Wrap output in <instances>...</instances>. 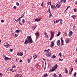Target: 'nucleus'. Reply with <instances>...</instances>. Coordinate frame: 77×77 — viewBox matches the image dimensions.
I'll use <instances>...</instances> for the list:
<instances>
[{
  "label": "nucleus",
  "instance_id": "obj_1",
  "mask_svg": "<svg viewBox=\"0 0 77 77\" xmlns=\"http://www.w3.org/2000/svg\"><path fill=\"white\" fill-rule=\"evenodd\" d=\"M27 38L28 40V41L29 42V43H33V42L31 36H27Z\"/></svg>",
  "mask_w": 77,
  "mask_h": 77
},
{
  "label": "nucleus",
  "instance_id": "obj_2",
  "mask_svg": "<svg viewBox=\"0 0 77 77\" xmlns=\"http://www.w3.org/2000/svg\"><path fill=\"white\" fill-rule=\"evenodd\" d=\"M4 57H5V58H4V60H11V59H12V58L7 57H6L5 55L4 56Z\"/></svg>",
  "mask_w": 77,
  "mask_h": 77
},
{
  "label": "nucleus",
  "instance_id": "obj_3",
  "mask_svg": "<svg viewBox=\"0 0 77 77\" xmlns=\"http://www.w3.org/2000/svg\"><path fill=\"white\" fill-rule=\"evenodd\" d=\"M51 53L48 52V51L47 53L46 54H45V55H46V56H47V57H50V56H51Z\"/></svg>",
  "mask_w": 77,
  "mask_h": 77
},
{
  "label": "nucleus",
  "instance_id": "obj_4",
  "mask_svg": "<svg viewBox=\"0 0 77 77\" xmlns=\"http://www.w3.org/2000/svg\"><path fill=\"white\" fill-rule=\"evenodd\" d=\"M72 31H69L68 36L69 37H71L72 36Z\"/></svg>",
  "mask_w": 77,
  "mask_h": 77
},
{
  "label": "nucleus",
  "instance_id": "obj_5",
  "mask_svg": "<svg viewBox=\"0 0 77 77\" xmlns=\"http://www.w3.org/2000/svg\"><path fill=\"white\" fill-rule=\"evenodd\" d=\"M57 45H58V46H60V40H58L57 42Z\"/></svg>",
  "mask_w": 77,
  "mask_h": 77
},
{
  "label": "nucleus",
  "instance_id": "obj_6",
  "mask_svg": "<svg viewBox=\"0 0 77 77\" xmlns=\"http://www.w3.org/2000/svg\"><path fill=\"white\" fill-rule=\"evenodd\" d=\"M62 39V37H61L60 38V39L61 41V46H62V45H64V44H63V39Z\"/></svg>",
  "mask_w": 77,
  "mask_h": 77
},
{
  "label": "nucleus",
  "instance_id": "obj_7",
  "mask_svg": "<svg viewBox=\"0 0 77 77\" xmlns=\"http://www.w3.org/2000/svg\"><path fill=\"white\" fill-rule=\"evenodd\" d=\"M61 6V5H59L57 3V5H56V7L57 8H59L60 7V6Z\"/></svg>",
  "mask_w": 77,
  "mask_h": 77
},
{
  "label": "nucleus",
  "instance_id": "obj_8",
  "mask_svg": "<svg viewBox=\"0 0 77 77\" xmlns=\"http://www.w3.org/2000/svg\"><path fill=\"white\" fill-rule=\"evenodd\" d=\"M41 18H40L39 19H35V21H37V22H38V21H40V20H41Z\"/></svg>",
  "mask_w": 77,
  "mask_h": 77
},
{
  "label": "nucleus",
  "instance_id": "obj_9",
  "mask_svg": "<svg viewBox=\"0 0 77 77\" xmlns=\"http://www.w3.org/2000/svg\"><path fill=\"white\" fill-rule=\"evenodd\" d=\"M51 45H50L51 47H53L54 45V43L52 41L51 42Z\"/></svg>",
  "mask_w": 77,
  "mask_h": 77
},
{
  "label": "nucleus",
  "instance_id": "obj_10",
  "mask_svg": "<svg viewBox=\"0 0 77 77\" xmlns=\"http://www.w3.org/2000/svg\"><path fill=\"white\" fill-rule=\"evenodd\" d=\"M51 5V9H55V8H56V6H55V5Z\"/></svg>",
  "mask_w": 77,
  "mask_h": 77
},
{
  "label": "nucleus",
  "instance_id": "obj_11",
  "mask_svg": "<svg viewBox=\"0 0 77 77\" xmlns=\"http://www.w3.org/2000/svg\"><path fill=\"white\" fill-rule=\"evenodd\" d=\"M8 43H5L4 44V45L6 48H8V47H7V46H8Z\"/></svg>",
  "mask_w": 77,
  "mask_h": 77
},
{
  "label": "nucleus",
  "instance_id": "obj_12",
  "mask_svg": "<svg viewBox=\"0 0 77 77\" xmlns=\"http://www.w3.org/2000/svg\"><path fill=\"white\" fill-rule=\"evenodd\" d=\"M66 0H61L60 1V3H63V2L65 3H66Z\"/></svg>",
  "mask_w": 77,
  "mask_h": 77
},
{
  "label": "nucleus",
  "instance_id": "obj_13",
  "mask_svg": "<svg viewBox=\"0 0 77 77\" xmlns=\"http://www.w3.org/2000/svg\"><path fill=\"white\" fill-rule=\"evenodd\" d=\"M15 21H16V22H17V23L18 22V21L20 22V21H21V19L19 18L17 19V20H16V19H15Z\"/></svg>",
  "mask_w": 77,
  "mask_h": 77
},
{
  "label": "nucleus",
  "instance_id": "obj_14",
  "mask_svg": "<svg viewBox=\"0 0 77 77\" xmlns=\"http://www.w3.org/2000/svg\"><path fill=\"white\" fill-rule=\"evenodd\" d=\"M51 36H52V37H53V35H54V32L51 31Z\"/></svg>",
  "mask_w": 77,
  "mask_h": 77
},
{
  "label": "nucleus",
  "instance_id": "obj_15",
  "mask_svg": "<svg viewBox=\"0 0 77 77\" xmlns=\"http://www.w3.org/2000/svg\"><path fill=\"white\" fill-rule=\"evenodd\" d=\"M28 42H29V41H27V40H26L25 42H24V44H25L27 45L28 44Z\"/></svg>",
  "mask_w": 77,
  "mask_h": 77
},
{
  "label": "nucleus",
  "instance_id": "obj_16",
  "mask_svg": "<svg viewBox=\"0 0 77 77\" xmlns=\"http://www.w3.org/2000/svg\"><path fill=\"white\" fill-rule=\"evenodd\" d=\"M35 35L37 36H39V32L38 31L37 32L35 33Z\"/></svg>",
  "mask_w": 77,
  "mask_h": 77
},
{
  "label": "nucleus",
  "instance_id": "obj_17",
  "mask_svg": "<svg viewBox=\"0 0 77 77\" xmlns=\"http://www.w3.org/2000/svg\"><path fill=\"white\" fill-rule=\"evenodd\" d=\"M56 56H55L54 55H53L51 57V59H54V58H56Z\"/></svg>",
  "mask_w": 77,
  "mask_h": 77
},
{
  "label": "nucleus",
  "instance_id": "obj_18",
  "mask_svg": "<svg viewBox=\"0 0 77 77\" xmlns=\"http://www.w3.org/2000/svg\"><path fill=\"white\" fill-rule=\"evenodd\" d=\"M44 35H45L46 38H48V35H47V33H46V32H45L44 33Z\"/></svg>",
  "mask_w": 77,
  "mask_h": 77
},
{
  "label": "nucleus",
  "instance_id": "obj_19",
  "mask_svg": "<svg viewBox=\"0 0 77 77\" xmlns=\"http://www.w3.org/2000/svg\"><path fill=\"white\" fill-rule=\"evenodd\" d=\"M66 43H69V40L68 39H66Z\"/></svg>",
  "mask_w": 77,
  "mask_h": 77
},
{
  "label": "nucleus",
  "instance_id": "obj_20",
  "mask_svg": "<svg viewBox=\"0 0 77 77\" xmlns=\"http://www.w3.org/2000/svg\"><path fill=\"white\" fill-rule=\"evenodd\" d=\"M57 66H57V64H56L55 66H54V68L56 69V68H57Z\"/></svg>",
  "mask_w": 77,
  "mask_h": 77
},
{
  "label": "nucleus",
  "instance_id": "obj_21",
  "mask_svg": "<svg viewBox=\"0 0 77 77\" xmlns=\"http://www.w3.org/2000/svg\"><path fill=\"white\" fill-rule=\"evenodd\" d=\"M48 76V75L46 73L44 75V76H43V77H47Z\"/></svg>",
  "mask_w": 77,
  "mask_h": 77
},
{
  "label": "nucleus",
  "instance_id": "obj_22",
  "mask_svg": "<svg viewBox=\"0 0 77 77\" xmlns=\"http://www.w3.org/2000/svg\"><path fill=\"white\" fill-rule=\"evenodd\" d=\"M60 32H59L57 34V36H59V35H60Z\"/></svg>",
  "mask_w": 77,
  "mask_h": 77
},
{
  "label": "nucleus",
  "instance_id": "obj_23",
  "mask_svg": "<svg viewBox=\"0 0 77 77\" xmlns=\"http://www.w3.org/2000/svg\"><path fill=\"white\" fill-rule=\"evenodd\" d=\"M55 70H56V69L54 68L52 69H51V72H53V71H55Z\"/></svg>",
  "mask_w": 77,
  "mask_h": 77
},
{
  "label": "nucleus",
  "instance_id": "obj_24",
  "mask_svg": "<svg viewBox=\"0 0 77 77\" xmlns=\"http://www.w3.org/2000/svg\"><path fill=\"white\" fill-rule=\"evenodd\" d=\"M47 4H48V5H50H50H51V2H50L48 1Z\"/></svg>",
  "mask_w": 77,
  "mask_h": 77
},
{
  "label": "nucleus",
  "instance_id": "obj_25",
  "mask_svg": "<svg viewBox=\"0 0 77 77\" xmlns=\"http://www.w3.org/2000/svg\"><path fill=\"white\" fill-rule=\"evenodd\" d=\"M71 17H72V18H73L74 19V18H75V15H73L72 16H71Z\"/></svg>",
  "mask_w": 77,
  "mask_h": 77
},
{
  "label": "nucleus",
  "instance_id": "obj_26",
  "mask_svg": "<svg viewBox=\"0 0 77 77\" xmlns=\"http://www.w3.org/2000/svg\"><path fill=\"white\" fill-rule=\"evenodd\" d=\"M48 12H49L50 14L51 13V11H50V8H49L48 10Z\"/></svg>",
  "mask_w": 77,
  "mask_h": 77
},
{
  "label": "nucleus",
  "instance_id": "obj_27",
  "mask_svg": "<svg viewBox=\"0 0 77 77\" xmlns=\"http://www.w3.org/2000/svg\"><path fill=\"white\" fill-rule=\"evenodd\" d=\"M76 74H77V72H75L74 73V74H73L74 76L75 77H76Z\"/></svg>",
  "mask_w": 77,
  "mask_h": 77
},
{
  "label": "nucleus",
  "instance_id": "obj_28",
  "mask_svg": "<svg viewBox=\"0 0 77 77\" xmlns=\"http://www.w3.org/2000/svg\"><path fill=\"white\" fill-rule=\"evenodd\" d=\"M60 24H62V20H61V19H60Z\"/></svg>",
  "mask_w": 77,
  "mask_h": 77
},
{
  "label": "nucleus",
  "instance_id": "obj_29",
  "mask_svg": "<svg viewBox=\"0 0 77 77\" xmlns=\"http://www.w3.org/2000/svg\"><path fill=\"white\" fill-rule=\"evenodd\" d=\"M53 76L54 77H57V75H56V74H54V75H53Z\"/></svg>",
  "mask_w": 77,
  "mask_h": 77
},
{
  "label": "nucleus",
  "instance_id": "obj_30",
  "mask_svg": "<svg viewBox=\"0 0 77 77\" xmlns=\"http://www.w3.org/2000/svg\"><path fill=\"white\" fill-rule=\"evenodd\" d=\"M27 60H28V62L29 63H30V60L29 59H27Z\"/></svg>",
  "mask_w": 77,
  "mask_h": 77
},
{
  "label": "nucleus",
  "instance_id": "obj_31",
  "mask_svg": "<svg viewBox=\"0 0 77 77\" xmlns=\"http://www.w3.org/2000/svg\"><path fill=\"white\" fill-rule=\"evenodd\" d=\"M33 57H34V59H36V58L37 57V56L35 55V56H33Z\"/></svg>",
  "mask_w": 77,
  "mask_h": 77
},
{
  "label": "nucleus",
  "instance_id": "obj_32",
  "mask_svg": "<svg viewBox=\"0 0 77 77\" xmlns=\"http://www.w3.org/2000/svg\"><path fill=\"white\" fill-rule=\"evenodd\" d=\"M16 3L17 6H20V4H19V3L18 2H16Z\"/></svg>",
  "mask_w": 77,
  "mask_h": 77
},
{
  "label": "nucleus",
  "instance_id": "obj_33",
  "mask_svg": "<svg viewBox=\"0 0 77 77\" xmlns=\"http://www.w3.org/2000/svg\"><path fill=\"white\" fill-rule=\"evenodd\" d=\"M10 51L11 52H12V51H13V50H14V49H10Z\"/></svg>",
  "mask_w": 77,
  "mask_h": 77
},
{
  "label": "nucleus",
  "instance_id": "obj_34",
  "mask_svg": "<svg viewBox=\"0 0 77 77\" xmlns=\"http://www.w3.org/2000/svg\"><path fill=\"white\" fill-rule=\"evenodd\" d=\"M74 11L75 12H77V9H74Z\"/></svg>",
  "mask_w": 77,
  "mask_h": 77
},
{
  "label": "nucleus",
  "instance_id": "obj_35",
  "mask_svg": "<svg viewBox=\"0 0 77 77\" xmlns=\"http://www.w3.org/2000/svg\"><path fill=\"white\" fill-rule=\"evenodd\" d=\"M15 32H16V33H18V32H19V31H18V30H16L15 31Z\"/></svg>",
  "mask_w": 77,
  "mask_h": 77
},
{
  "label": "nucleus",
  "instance_id": "obj_36",
  "mask_svg": "<svg viewBox=\"0 0 77 77\" xmlns=\"http://www.w3.org/2000/svg\"><path fill=\"white\" fill-rule=\"evenodd\" d=\"M51 17H52V14H51V13H50V16L49 18H51Z\"/></svg>",
  "mask_w": 77,
  "mask_h": 77
},
{
  "label": "nucleus",
  "instance_id": "obj_37",
  "mask_svg": "<svg viewBox=\"0 0 77 77\" xmlns=\"http://www.w3.org/2000/svg\"><path fill=\"white\" fill-rule=\"evenodd\" d=\"M19 75L18 74H16L15 77H18Z\"/></svg>",
  "mask_w": 77,
  "mask_h": 77
},
{
  "label": "nucleus",
  "instance_id": "obj_38",
  "mask_svg": "<svg viewBox=\"0 0 77 77\" xmlns=\"http://www.w3.org/2000/svg\"><path fill=\"white\" fill-rule=\"evenodd\" d=\"M59 55L60 57H61L62 56V54L61 53H59Z\"/></svg>",
  "mask_w": 77,
  "mask_h": 77
},
{
  "label": "nucleus",
  "instance_id": "obj_39",
  "mask_svg": "<svg viewBox=\"0 0 77 77\" xmlns=\"http://www.w3.org/2000/svg\"><path fill=\"white\" fill-rule=\"evenodd\" d=\"M31 70H32V71H34V68L33 67H31Z\"/></svg>",
  "mask_w": 77,
  "mask_h": 77
},
{
  "label": "nucleus",
  "instance_id": "obj_40",
  "mask_svg": "<svg viewBox=\"0 0 77 77\" xmlns=\"http://www.w3.org/2000/svg\"><path fill=\"white\" fill-rule=\"evenodd\" d=\"M20 55L21 56H22L23 55V52H22L20 54Z\"/></svg>",
  "mask_w": 77,
  "mask_h": 77
},
{
  "label": "nucleus",
  "instance_id": "obj_41",
  "mask_svg": "<svg viewBox=\"0 0 77 77\" xmlns=\"http://www.w3.org/2000/svg\"><path fill=\"white\" fill-rule=\"evenodd\" d=\"M22 22L23 23H24L25 22V21L23 19V20H22Z\"/></svg>",
  "mask_w": 77,
  "mask_h": 77
},
{
  "label": "nucleus",
  "instance_id": "obj_42",
  "mask_svg": "<svg viewBox=\"0 0 77 77\" xmlns=\"http://www.w3.org/2000/svg\"><path fill=\"white\" fill-rule=\"evenodd\" d=\"M46 65V63L45 62V68H44V70H45L46 69V67H45Z\"/></svg>",
  "mask_w": 77,
  "mask_h": 77
},
{
  "label": "nucleus",
  "instance_id": "obj_43",
  "mask_svg": "<svg viewBox=\"0 0 77 77\" xmlns=\"http://www.w3.org/2000/svg\"><path fill=\"white\" fill-rule=\"evenodd\" d=\"M22 70L21 69H20V70L19 71V72L20 73H21V72H22Z\"/></svg>",
  "mask_w": 77,
  "mask_h": 77
},
{
  "label": "nucleus",
  "instance_id": "obj_44",
  "mask_svg": "<svg viewBox=\"0 0 77 77\" xmlns=\"http://www.w3.org/2000/svg\"><path fill=\"white\" fill-rule=\"evenodd\" d=\"M13 8H14V9H17V7L14 6L13 7Z\"/></svg>",
  "mask_w": 77,
  "mask_h": 77
},
{
  "label": "nucleus",
  "instance_id": "obj_45",
  "mask_svg": "<svg viewBox=\"0 0 77 77\" xmlns=\"http://www.w3.org/2000/svg\"><path fill=\"white\" fill-rule=\"evenodd\" d=\"M64 35L65 36H67V33L66 32L64 33Z\"/></svg>",
  "mask_w": 77,
  "mask_h": 77
},
{
  "label": "nucleus",
  "instance_id": "obj_46",
  "mask_svg": "<svg viewBox=\"0 0 77 77\" xmlns=\"http://www.w3.org/2000/svg\"><path fill=\"white\" fill-rule=\"evenodd\" d=\"M59 21H60V20L59 19V20H56V22L57 23H59Z\"/></svg>",
  "mask_w": 77,
  "mask_h": 77
},
{
  "label": "nucleus",
  "instance_id": "obj_47",
  "mask_svg": "<svg viewBox=\"0 0 77 77\" xmlns=\"http://www.w3.org/2000/svg\"><path fill=\"white\" fill-rule=\"evenodd\" d=\"M18 60H19L18 59H17V58H16V62H18Z\"/></svg>",
  "mask_w": 77,
  "mask_h": 77
},
{
  "label": "nucleus",
  "instance_id": "obj_48",
  "mask_svg": "<svg viewBox=\"0 0 77 77\" xmlns=\"http://www.w3.org/2000/svg\"><path fill=\"white\" fill-rule=\"evenodd\" d=\"M8 46H7V47H9V46H11V45H10L9 44H8Z\"/></svg>",
  "mask_w": 77,
  "mask_h": 77
},
{
  "label": "nucleus",
  "instance_id": "obj_49",
  "mask_svg": "<svg viewBox=\"0 0 77 77\" xmlns=\"http://www.w3.org/2000/svg\"><path fill=\"white\" fill-rule=\"evenodd\" d=\"M54 24H56V23H57V22H56V21L54 20Z\"/></svg>",
  "mask_w": 77,
  "mask_h": 77
},
{
  "label": "nucleus",
  "instance_id": "obj_50",
  "mask_svg": "<svg viewBox=\"0 0 77 77\" xmlns=\"http://www.w3.org/2000/svg\"><path fill=\"white\" fill-rule=\"evenodd\" d=\"M53 37L51 36L50 38V41H51V40L52 39H53V38L52 37Z\"/></svg>",
  "mask_w": 77,
  "mask_h": 77
},
{
  "label": "nucleus",
  "instance_id": "obj_51",
  "mask_svg": "<svg viewBox=\"0 0 77 77\" xmlns=\"http://www.w3.org/2000/svg\"><path fill=\"white\" fill-rule=\"evenodd\" d=\"M59 77H62V75H61V74H59Z\"/></svg>",
  "mask_w": 77,
  "mask_h": 77
},
{
  "label": "nucleus",
  "instance_id": "obj_52",
  "mask_svg": "<svg viewBox=\"0 0 77 77\" xmlns=\"http://www.w3.org/2000/svg\"><path fill=\"white\" fill-rule=\"evenodd\" d=\"M16 68V66H15V65H14V66L12 67V68Z\"/></svg>",
  "mask_w": 77,
  "mask_h": 77
},
{
  "label": "nucleus",
  "instance_id": "obj_53",
  "mask_svg": "<svg viewBox=\"0 0 77 77\" xmlns=\"http://www.w3.org/2000/svg\"><path fill=\"white\" fill-rule=\"evenodd\" d=\"M42 59L44 60H45V63H46L45 62L46 61H45V59H44V58H42Z\"/></svg>",
  "mask_w": 77,
  "mask_h": 77
},
{
  "label": "nucleus",
  "instance_id": "obj_54",
  "mask_svg": "<svg viewBox=\"0 0 77 77\" xmlns=\"http://www.w3.org/2000/svg\"><path fill=\"white\" fill-rule=\"evenodd\" d=\"M15 36L16 37H17V36H18V35L17 34H15Z\"/></svg>",
  "mask_w": 77,
  "mask_h": 77
},
{
  "label": "nucleus",
  "instance_id": "obj_55",
  "mask_svg": "<svg viewBox=\"0 0 77 77\" xmlns=\"http://www.w3.org/2000/svg\"><path fill=\"white\" fill-rule=\"evenodd\" d=\"M35 67L36 68H38V64H35Z\"/></svg>",
  "mask_w": 77,
  "mask_h": 77
},
{
  "label": "nucleus",
  "instance_id": "obj_56",
  "mask_svg": "<svg viewBox=\"0 0 77 77\" xmlns=\"http://www.w3.org/2000/svg\"><path fill=\"white\" fill-rule=\"evenodd\" d=\"M17 56H20V53H17Z\"/></svg>",
  "mask_w": 77,
  "mask_h": 77
},
{
  "label": "nucleus",
  "instance_id": "obj_57",
  "mask_svg": "<svg viewBox=\"0 0 77 77\" xmlns=\"http://www.w3.org/2000/svg\"><path fill=\"white\" fill-rule=\"evenodd\" d=\"M4 22V20H1V23H3Z\"/></svg>",
  "mask_w": 77,
  "mask_h": 77
},
{
  "label": "nucleus",
  "instance_id": "obj_58",
  "mask_svg": "<svg viewBox=\"0 0 77 77\" xmlns=\"http://www.w3.org/2000/svg\"><path fill=\"white\" fill-rule=\"evenodd\" d=\"M19 23L20 24V25H23L22 23L20 22H19Z\"/></svg>",
  "mask_w": 77,
  "mask_h": 77
},
{
  "label": "nucleus",
  "instance_id": "obj_59",
  "mask_svg": "<svg viewBox=\"0 0 77 77\" xmlns=\"http://www.w3.org/2000/svg\"><path fill=\"white\" fill-rule=\"evenodd\" d=\"M23 16L21 15V17H20L19 18L21 19V18H23Z\"/></svg>",
  "mask_w": 77,
  "mask_h": 77
},
{
  "label": "nucleus",
  "instance_id": "obj_60",
  "mask_svg": "<svg viewBox=\"0 0 77 77\" xmlns=\"http://www.w3.org/2000/svg\"><path fill=\"white\" fill-rule=\"evenodd\" d=\"M34 29H35V28H36V26H34Z\"/></svg>",
  "mask_w": 77,
  "mask_h": 77
},
{
  "label": "nucleus",
  "instance_id": "obj_61",
  "mask_svg": "<svg viewBox=\"0 0 77 77\" xmlns=\"http://www.w3.org/2000/svg\"><path fill=\"white\" fill-rule=\"evenodd\" d=\"M10 70V68H9L8 69H7V71H9Z\"/></svg>",
  "mask_w": 77,
  "mask_h": 77
},
{
  "label": "nucleus",
  "instance_id": "obj_62",
  "mask_svg": "<svg viewBox=\"0 0 77 77\" xmlns=\"http://www.w3.org/2000/svg\"><path fill=\"white\" fill-rule=\"evenodd\" d=\"M66 74H68V70H66Z\"/></svg>",
  "mask_w": 77,
  "mask_h": 77
},
{
  "label": "nucleus",
  "instance_id": "obj_63",
  "mask_svg": "<svg viewBox=\"0 0 77 77\" xmlns=\"http://www.w3.org/2000/svg\"><path fill=\"white\" fill-rule=\"evenodd\" d=\"M20 77H22V74H20Z\"/></svg>",
  "mask_w": 77,
  "mask_h": 77
},
{
  "label": "nucleus",
  "instance_id": "obj_64",
  "mask_svg": "<svg viewBox=\"0 0 77 77\" xmlns=\"http://www.w3.org/2000/svg\"><path fill=\"white\" fill-rule=\"evenodd\" d=\"M75 61L76 63H77V59H76Z\"/></svg>",
  "mask_w": 77,
  "mask_h": 77
}]
</instances>
